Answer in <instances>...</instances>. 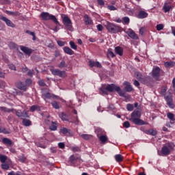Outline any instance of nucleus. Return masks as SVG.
Here are the masks:
<instances>
[{
  "instance_id": "c9c22d12",
  "label": "nucleus",
  "mask_w": 175,
  "mask_h": 175,
  "mask_svg": "<svg viewBox=\"0 0 175 175\" xmlns=\"http://www.w3.org/2000/svg\"><path fill=\"white\" fill-rule=\"evenodd\" d=\"M9 47L11 50H14V49H18V45L14 42H10Z\"/></svg>"
},
{
  "instance_id": "79ce46f5",
  "label": "nucleus",
  "mask_w": 175,
  "mask_h": 175,
  "mask_svg": "<svg viewBox=\"0 0 175 175\" xmlns=\"http://www.w3.org/2000/svg\"><path fill=\"white\" fill-rule=\"evenodd\" d=\"M51 105L53 106V107L54 109H56L57 110H58V109H59V104H58L57 101H53L51 103Z\"/></svg>"
},
{
  "instance_id": "e433bc0d",
  "label": "nucleus",
  "mask_w": 175,
  "mask_h": 175,
  "mask_svg": "<svg viewBox=\"0 0 175 175\" xmlns=\"http://www.w3.org/2000/svg\"><path fill=\"white\" fill-rule=\"evenodd\" d=\"M115 159H116V162H122L124 159L122 157V155H121V154H116L115 156Z\"/></svg>"
},
{
  "instance_id": "f3484780",
  "label": "nucleus",
  "mask_w": 175,
  "mask_h": 175,
  "mask_svg": "<svg viewBox=\"0 0 175 175\" xmlns=\"http://www.w3.org/2000/svg\"><path fill=\"white\" fill-rule=\"evenodd\" d=\"M137 17V18H142V19L147 18V17H148V13L146 12L144 10H141L138 13Z\"/></svg>"
},
{
  "instance_id": "de8ad7c7",
  "label": "nucleus",
  "mask_w": 175,
  "mask_h": 175,
  "mask_svg": "<svg viewBox=\"0 0 175 175\" xmlns=\"http://www.w3.org/2000/svg\"><path fill=\"white\" fill-rule=\"evenodd\" d=\"M122 21H124V24H126L127 25L129 24V23H131V19H129V17L128 16L123 17Z\"/></svg>"
},
{
  "instance_id": "ea45409f",
  "label": "nucleus",
  "mask_w": 175,
  "mask_h": 175,
  "mask_svg": "<svg viewBox=\"0 0 175 175\" xmlns=\"http://www.w3.org/2000/svg\"><path fill=\"white\" fill-rule=\"evenodd\" d=\"M69 44L73 50H77V45L73 41H70Z\"/></svg>"
},
{
  "instance_id": "58836bf2",
  "label": "nucleus",
  "mask_w": 175,
  "mask_h": 175,
  "mask_svg": "<svg viewBox=\"0 0 175 175\" xmlns=\"http://www.w3.org/2000/svg\"><path fill=\"white\" fill-rule=\"evenodd\" d=\"M21 117L23 118H29V115H28V112L26 110H24L21 112Z\"/></svg>"
},
{
  "instance_id": "680f3d73",
  "label": "nucleus",
  "mask_w": 175,
  "mask_h": 175,
  "mask_svg": "<svg viewBox=\"0 0 175 175\" xmlns=\"http://www.w3.org/2000/svg\"><path fill=\"white\" fill-rule=\"evenodd\" d=\"M72 151H73L74 152H77L80 151V148H79V147L77 146H74L72 148Z\"/></svg>"
},
{
  "instance_id": "0e129e2a",
  "label": "nucleus",
  "mask_w": 175,
  "mask_h": 175,
  "mask_svg": "<svg viewBox=\"0 0 175 175\" xmlns=\"http://www.w3.org/2000/svg\"><path fill=\"white\" fill-rule=\"evenodd\" d=\"M96 62L90 61L89 65H90V68H94V66H95V65H96Z\"/></svg>"
},
{
  "instance_id": "a211bd4d",
  "label": "nucleus",
  "mask_w": 175,
  "mask_h": 175,
  "mask_svg": "<svg viewBox=\"0 0 175 175\" xmlns=\"http://www.w3.org/2000/svg\"><path fill=\"white\" fill-rule=\"evenodd\" d=\"M95 133L96 134L97 137H100V136L105 135L106 132H105V130L102 129L101 128L97 127L95 129Z\"/></svg>"
},
{
  "instance_id": "09e8293b",
  "label": "nucleus",
  "mask_w": 175,
  "mask_h": 175,
  "mask_svg": "<svg viewBox=\"0 0 175 175\" xmlns=\"http://www.w3.org/2000/svg\"><path fill=\"white\" fill-rule=\"evenodd\" d=\"M172 9V6L170 5H164L163 6V10L165 13H167V12H170V10Z\"/></svg>"
},
{
  "instance_id": "774afa93",
  "label": "nucleus",
  "mask_w": 175,
  "mask_h": 175,
  "mask_svg": "<svg viewBox=\"0 0 175 175\" xmlns=\"http://www.w3.org/2000/svg\"><path fill=\"white\" fill-rule=\"evenodd\" d=\"M21 110L18 109L16 111V116H17V117H21Z\"/></svg>"
},
{
  "instance_id": "412c9836",
  "label": "nucleus",
  "mask_w": 175,
  "mask_h": 175,
  "mask_svg": "<svg viewBox=\"0 0 175 175\" xmlns=\"http://www.w3.org/2000/svg\"><path fill=\"white\" fill-rule=\"evenodd\" d=\"M63 50L66 54H68V55H73L75 54V51L72 50L69 46H64Z\"/></svg>"
},
{
  "instance_id": "69168bd1",
  "label": "nucleus",
  "mask_w": 175,
  "mask_h": 175,
  "mask_svg": "<svg viewBox=\"0 0 175 175\" xmlns=\"http://www.w3.org/2000/svg\"><path fill=\"white\" fill-rule=\"evenodd\" d=\"M98 31H103V26L100 24L96 26Z\"/></svg>"
},
{
  "instance_id": "6e6d98bb",
  "label": "nucleus",
  "mask_w": 175,
  "mask_h": 175,
  "mask_svg": "<svg viewBox=\"0 0 175 175\" xmlns=\"http://www.w3.org/2000/svg\"><path fill=\"white\" fill-rule=\"evenodd\" d=\"M58 46H59L60 47H64V46H65V42L62 41V40H58L57 42Z\"/></svg>"
},
{
  "instance_id": "f03ea898",
  "label": "nucleus",
  "mask_w": 175,
  "mask_h": 175,
  "mask_svg": "<svg viewBox=\"0 0 175 175\" xmlns=\"http://www.w3.org/2000/svg\"><path fill=\"white\" fill-rule=\"evenodd\" d=\"M140 117H142V112L139 110H134L129 120L135 125H148V122L140 119Z\"/></svg>"
},
{
  "instance_id": "39448f33",
  "label": "nucleus",
  "mask_w": 175,
  "mask_h": 175,
  "mask_svg": "<svg viewBox=\"0 0 175 175\" xmlns=\"http://www.w3.org/2000/svg\"><path fill=\"white\" fill-rule=\"evenodd\" d=\"M40 17L43 21H49V20H51L54 23V24H57L59 25V21H58V19H57V17L55 16L50 14L49 12H42L40 14Z\"/></svg>"
},
{
  "instance_id": "c85d7f7f",
  "label": "nucleus",
  "mask_w": 175,
  "mask_h": 175,
  "mask_svg": "<svg viewBox=\"0 0 175 175\" xmlns=\"http://www.w3.org/2000/svg\"><path fill=\"white\" fill-rule=\"evenodd\" d=\"M51 94L50 92H46L42 94L43 99H51Z\"/></svg>"
},
{
  "instance_id": "6ab92c4d",
  "label": "nucleus",
  "mask_w": 175,
  "mask_h": 175,
  "mask_svg": "<svg viewBox=\"0 0 175 175\" xmlns=\"http://www.w3.org/2000/svg\"><path fill=\"white\" fill-rule=\"evenodd\" d=\"M115 53L118 54V55L122 57V55H124V49L121 46H116L115 47Z\"/></svg>"
},
{
  "instance_id": "20e7f679",
  "label": "nucleus",
  "mask_w": 175,
  "mask_h": 175,
  "mask_svg": "<svg viewBox=\"0 0 175 175\" xmlns=\"http://www.w3.org/2000/svg\"><path fill=\"white\" fill-rule=\"evenodd\" d=\"M105 27L110 33H118V32H121V31H122V27L110 22H107Z\"/></svg>"
},
{
  "instance_id": "bf43d9fd",
  "label": "nucleus",
  "mask_w": 175,
  "mask_h": 175,
  "mask_svg": "<svg viewBox=\"0 0 175 175\" xmlns=\"http://www.w3.org/2000/svg\"><path fill=\"white\" fill-rule=\"evenodd\" d=\"M167 105L170 107V109H174L175 107V105L173 104V100L168 103Z\"/></svg>"
},
{
  "instance_id": "0eeeda50",
  "label": "nucleus",
  "mask_w": 175,
  "mask_h": 175,
  "mask_svg": "<svg viewBox=\"0 0 175 175\" xmlns=\"http://www.w3.org/2000/svg\"><path fill=\"white\" fill-rule=\"evenodd\" d=\"M59 118H61V120L62 121H67L68 122H71L72 124H77L79 122V116H76L75 117V120H69V116H68V114H66L65 112H61L59 114Z\"/></svg>"
},
{
  "instance_id": "a878e982",
  "label": "nucleus",
  "mask_w": 175,
  "mask_h": 175,
  "mask_svg": "<svg viewBox=\"0 0 175 175\" xmlns=\"http://www.w3.org/2000/svg\"><path fill=\"white\" fill-rule=\"evenodd\" d=\"M23 124L24 126H30V125H32V122L28 119L23 118Z\"/></svg>"
},
{
  "instance_id": "338daca9",
  "label": "nucleus",
  "mask_w": 175,
  "mask_h": 175,
  "mask_svg": "<svg viewBox=\"0 0 175 175\" xmlns=\"http://www.w3.org/2000/svg\"><path fill=\"white\" fill-rule=\"evenodd\" d=\"M51 152L52 154L57 153V148H55V147L51 148Z\"/></svg>"
},
{
  "instance_id": "473e14b6",
  "label": "nucleus",
  "mask_w": 175,
  "mask_h": 175,
  "mask_svg": "<svg viewBox=\"0 0 175 175\" xmlns=\"http://www.w3.org/2000/svg\"><path fill=\"white\" fill-rule=\"evenodd\" d=\"M98 139L102 143H106V142H107V136L105 135H100L98 137Z\"/></svg>"
},
{
  "instance_id": "a18cd8bd",
  "label": "nucleus",
  "mask_w": 175,
  "mask_h": 175,
  "mask_svg": "<svg viewBox=\"0 0 175 175\" xmlns=\"http://www.w3.org/2000/svg\"><path fill=\"white\" fill-rule=\"evenodd\" d=\"M25 85L26 87H29L30 85H32V79H27L25 80Z\"/></svg>"
},
{
  "instance_id": "c03bdc74",
  "label": "nucleus",
  "mask_w": 175,
  "mask_h": 175,
  "mask_svg": "<svg viewBox=\"0 0 175 175\" xmlns=\"http://www.w3.org/2000/svg\"><path fill=\"white\" fill-rule=\"evenodd\" d=\"M166 91H167V89L165 87L161 88V91H160L161 95L164 96V98H165V96H165L166 95Z\"/></svg>"
},
{
  "instance_id": "8fccbe9b",
  "label": "nucleus",
  "mask_w": 175,
  "mask_h": 175,
  "mask_svg": "<svg viewBox=\"0 0 175 175\" xmlns=\"http://www.w3.org/2000/svg\"><path fill=\"white\" fill-rule=\"evenodd\" d=\"M9 165L8 164H6L5 163H3L1 164V169H3V170H9Z\"/></svg>"
},
{
  "instance_id": "5701e85b",
  "label": "nucleus",
  "mask_w": 175,
  "mask_h": 175,
  "mask_svg": "<svg viewBox=\"0 0 175 175\" xmlns=\"http://www.w3.org/2000/svg\"><path fill=\"white\" fill-rule=\"evenodd\" d=\"M144 133L146 134V135H151V136H157V131L151 129H149V130H146L144 131Z\"/></svg>"
},
{
  "instance_id": "cd10ccee",
  "label": "nucleus",
  "mask_w": 175,
  "mask_h": 175,
  "mask_svg": "<svg viewBox=\"0 0 175 175\" xmlns=\"http://www.w3.org/2000/svg\"><path fill=\"white\" fill-rule=\"evenodd\" d=\"M58 68L62 69V68H68V64L65 62V60H62L59 64Z\"/></svg>"
},
{
  "instance_id": "423d86ee",
  "label": "nucleus",
  "mask_w": 175,
  "mask_h": 175,
  "mask_svg": "<svg viewBox=\"0 0 175 175\" xmlns=\"http://www.w3.org/2000/svg\"><path fill=\"white\" fill-rule=\"evenodd\" d=\"M62 20L66 29H68V31H72L73 29L72 20H70V18L68 15L62 14Z\"/></svg>"
},
{
  "instance_id": "e2e57ef3",
  "label": "nucleus",
  "mask_w": 175,
  "mask_h": 175,
  "mask_svg": "<svg viewBox=\"0 0 175 175\" xmlns=\"http://www.w3.org/2000/svg\"><path fill=\"white\" fill-rule=\"evenodd\" d=\"M107 9H109V10H117V8L114 5H108Z\"/></svg>"
},
{
  "instance_id": "603ef678",
  "label": "nucleus",
  "mask_w": 175,
  "mask_h": 175,
  "mask_svg": "<svg viewBox=\"0 0 175 175\" xmlns=\"http://www.w3.org/2000/svg\"><path fill=\"white\" fill-rule=\"evenodd\" d=\"M123 126L124 128H130L131 127V123L128 121H125L124 123H123Z\"/></svg>"
},
{
  "instance_id": "b1692460",
  "label": "nucleus",
  "mask_w": 175,
  "mask_h": 175,
  "mask_svg": "<svg viewBox=\"0 0 175 175\" xmlns=\"http://www.w3.org/2000/svg\"><path fill=\"white\" fill-rule=\"evenodd\" d=\"M84 21L86 25H91V24H92V21L91 20V18L88 16V15L84 16Z\"/></svg>"
},
{
  "instance_id": "4be33fe9",
  "label": "nucleus",
  "mask_w": 175,
  "mask_h": 175,
  "mask_svg": "<svg viewBox=\"0 0 175 175\" xmlns=\"http://www.w3.org/2000/svg\"><path fill=\"white\" fill-rule=\"evenodd\" d=\"M2 143L5 144V146H13V142L8 137L3 138Z\"/></svg>"
},
{
  "instance_id": "aec40b11",
  "label": "nucleus",
  "mask_w": 175,
  "mask_h": 175,
  "mask_svg": "<svg viewBox=\"0 0 175 175\" xmlns=\"http://www.w3.org/2000/svg\"><path fill=\"white\" fill-rule=\"evenodd\" d=\"M139 79L141 83H142V84H146V85H148V84H150V81H151V78L150 77H144Z\"/></svg>"
},
{
  "instance_id": "9d476101",
  "label": "nucleus",
  "mask_w": 175,
  "mask_h": 175,
  "mask_svg": "<svg viewBox=\"0 0 175 175\" xmlns=\"http://www.w3.org/2000/svg\"><path fill=\"white\" fill-rule=\"evenodd\" d=\"M0 20H1L2 21L5 23V24H6V25H8V27H10L11 28H14L16 27V25H14V23H13V22H12V21H10L9 18H8L2 15L0 16Z\"/></svg>"
},
{
  "instance_id": "6e6552de",
  "label": "nucleus",
  "mask_w": 175,
  "mask_h": 175,
  "mask_svg": "<svg viewBox=\"0 0 175 175\" xmlns=\"http://www.w3.org/2000/svg\"><path fill=\"white\" fill-rule=\"evenodd\" d=\"M51 72L53 76H58L59 77H66V72L60 70L59 69H51Z\"/></svg>"
},
{
  "instance_id": "ddd939ff",
  "label": "nucleus",
  "mask_w": 175,
  "mask_h": 175,
  "mask_svg": "<svg viewBox=\"0 0 175 175\" xmlns=\"http://www.w3.org/2000/svg\"><path fill=\"white\" fill-rule=\"evenodd\" d=\"M20 49L21 51L24 52L25 54L29 56L31 55V53H33V49H29L27 46H20Z\"/></svg>"
},
{
  "instance_id": "a19ab883",
  "label": "nucleus",
  "mask_w": 175,
  "mask_h": 175,
  "mask_svg": "<svg viewBox=\"0 0 175 175\" xmlns=\"http://www.w3.org/2000/svg\"><path fill=\"white\" fill-rule=\"evenodd\" d=\"M175 62H166L164 64V66H165V68H170V66H173L174 65Z\"/></svg>"
},
{
  "instance_id": "dca6fc26",
  "label": "nucleus",
  "mask_w": 175,
  "mask_h": 175,
  "mask_svg": "<svg viewBox=\"0 0 175 175\" xmlns=\"http://www.w3.org/2000/svg\"><path fill=\"white\" fill-rule=\"evenodd\" d=\"M124 84L126 85L124 88L126 92H132L133 91V88H132V85L129 82L125 81Z\"/></svg>"
},
{
  "instance_id": "393cba45",
  "label": "nucleus",
  "mask_w": 175,
  "mask_h": 175,
  "mask_svg": "<svg viewBox=\"0 0 175 175\" xmlns=\"http://www.w3.org/2000/svg\"><path fill=\"white\" fill-rule=\"evenodd\" d=\"M51 124H52L49 126L50 131H57L58 128V124H57V122L52 121Z\"/></svg>"
},
{
  "instance_id": "5fc2aeb1",
  "label": "nucleus",
  "mask_w": 175,
  "mask_h": 175,
  "mask_svg": "<svg viewBox=\"0 0 175 175\" xmlns=\"http://www.w3.org/2000/svg\"><path fill=\"white\" fill-rule=\"evenodd\" d=\"M163 24H159L156 26V29H157V31H162V29H163Z\"/></svg>"
},
{
  "instance_id": "f704fd0d",
  "label": "nucleus",
  "mask_w": 175,
  "mask_h": 175,
  "mask_svg": "<svg viewBox=\"0 0 175 175\" xmlns=\"http://www.w3.org/2000/svg\"><path fill=\"white\" fill-rule=\"evenodd\" d=\"M167 117L168 119L170 120V121H175L174 114L172 113V112H168L167 113Z\"/></svg>"
},
{
  "instance_id": "49530a36",
  "label": "nucleus",
  "mask_w": 175,
  "mask_h": 175,
  "mask_svg": "<svg viewBox=\"0 0 175 175\" xmlns=\"http://www.w3.org/2000/svg\"><path fill=\"white\" fill-rule=\"evenodd\" d=\"M165 101H166V103L167 105L168 103H170V102H172L173 100V98H172V96H165Z\"/></svg>"
},
{
  "instance_id": "4468645a",
  "label": "nucleus",
  "mask_w": 175,
  "mask_h": 175,
  "mask_svg": "<svg viewBox=\"0 0 175 175\" xmlns=\"http://www.w3.org/2000/svg\"><path fill=\"white\" fill-rule=\"evenodd\" d=\"M69 161L72 165H75L78 161H80V157L76 154H72L69 157Z\"/></svg>"
},
{
  "instance_id": "13d9d810",
  "label": "nucleus",
  "mask_w": 175,
  "mask_h": 175,
  "mask_svg": "<svg viewBox=\"0 0 175 175\" xmlns=\"http://www.w3.org/2000/svg\"><path fill=\"white\" fill-rule=\"evenodd\" d=\"M58 147L59 148H62V150H64L65 148V144L63 142L58 143Z\"/></svg>"
},
{
  "instance_id": "f8f14e48",
  "label": "nucleus",
  "mask_w": 175,
  "mask_h": 175,
  "mask_svg": "<svg viewBox=\"0 0 175 175\" xmlns=\"http://www.w3.org/2000/svg\"><path fill=\"white\" fill-rule=\"evenodd\" d=\"M126 33L131 39H134L135 40H137V39H139V36H137V34H136V33H135L132 29H129L128 31H126Z\"/></svg>"
},
{
  "instance_id": "4d7b16f0",
  "label": "nucleus",
  "mask_w": 175,
  "mask_h": 175,
  "mask_svg": "<svg viewBox=\"0 0 175 175\" xmlns=\"http://www.w3.org/2000/svg\"><path fill=\"white\" fill-rule=\"evenodd\" d=\"M81 137H82L85 140H88L90 139V135H88V134H82L81 135Z\"/></svg>"
},
{
  "instance_id": "052dcab7",
  "label": "nucleus",
  "mask_w": 175,
  "mask_h": 175,
  "mask_svg": "<svg viewBox=\"0 0 175 175\" xmlns=\"http://www.w3.org/2000/svg\"><path fill=\"white\" fill-rule=\"evenodd\" d=\"M33 70H30L27 72V76H29V77H33Z\"/></svg>"
},
{
  "instance_id": "72a5a7b5",
  "label": "nucleus",
  "mask_w": 175,
  "mask_h": 175,
  "mask_svg": "<svg viewBox=\"0 0 175 175\" xmlns=\"http://www.w3.org/2000/svg\"><path fill=\"white\" fill-rule=\"evenodd\" d=\"M8 161V156L0 154V162L5 163Z\"/></svg>"
},
{
  "instance_id": "4c0bfd02",
  "label": "nucleus",
  "mask_w": 175,
  "mask_h": 175,
  "mask_svg": "<svg viewBox=\"0 0 175 175\" xmlns=\"http://www.w3.org/2000/svg\"><path fill=\"white\" fill-rule=\"evenodd\" d=\"M40 107L38 105H32L31 107H30V111H31V113H33V111H36V110H40Z\"/></svg>"
},
{
  "instance_id": "c756f323",
  "label": "nucleus",
  "mask_w": 175,
  "mask_h": 175,
  "mask_svg": "<svg viewBox=\"0 0 175 175\" xmlns=\"http://www.w3.org/2000/svg\"><path fill=\"white\" fill-rule=\"evenodd\" d=\"M116 57V55L113 51H111V49H108L107 51V57L108 58H114Z\"/></svg>"
},
{
  "instance_id": "f257e3e1",
  "label": "nucleus",
  "mask_w": 175,
  "mask_h": 175,
  "mask_svg": "<svg viewBox=\"0 0 175 175\" xmlns=\"http://www.w3.org/2000/svg\"><path fill=\"white\" fill-rule=\"evenodd\" d=\"M99 90L102 95H109L108 92H113V91H116L120 96H125V92L121 90V88L120 86H117L114 83L107 84V86L102 85Z\"/></svg>"
},
{
  "instance_id": "9b49d317",
  "label": "nucleus",
  "mask_w": 175,
  "mask_h": 175,
  "mask_svg": "<svg viewBox=\"0 0 175 175\" xmlns=\"http://www.w3.org/2000/svg\"><path fill=\"white\" fill-rule=\"evenodd\" d=\"M16 87L18 90H21V91H24V92H27L28 88H27V85L23 81H18L16 83Z\"/></svg>"
},
{
  "instance_id": "3c124183",
  "label": "nucleus",
  "mask_w": 175,
  "mask_h": 175,
  "mask_svg": "<svg viewBox=\"0 0 175 175\" xmlns=\"http://www.w3.org/2000/svg\"><path fill=\"white\" fill-rule=\"evenodd\" d=\"M38 85L40 87H46V82H44V80H43V79H40L38 81Z\"/></svg>"
},
{
  "instance_id": "bb28decb",
  "label": "nucleus",
  "mask_w": 175,
  "mask_h": 175,
  "mask_svg": "<svg viewBox=\"0 0 175 175\" xmlns=\"http://www.w3.org/2000/svg\"><path fill=\"white\" fill-rule=\"evenodd\" d=\"M0 110L3 113H12V111H13V109H9L6 107H0Z\"/></svg>"
},
{
  "instance_id": "864d4df0",
  "label": "nucleus",
  "mask_w": 175,
  "mask_h": 175,
  "mask_svg": "<svg viewBox=\"0 0 175 175\" xmlns=\"http://www.w3.org/2000/svg\"><path fill=\"white\" fill-rule=\"evenodd\" d=\"M55 28L53 29V31H55V32H58V30L59 29V27H61V23H59V25L58 24H57V23H55Z\"/></svg>"
},
{
  "instance_id": "37998d69",
  "label": "nucleus",
  "mask_w": 175,
  "mask_h": 175,
  "mask_svg": "<svg viewBox=\"0 0 175 175\" xmlns=\"http://www.w3.org/2000/svg\"><path fill=\"white\" fill-rule=\"evenodd\" d=\"M133 109H134L133 105L130 103L126 105V110H128V111H133Z\"/></svg>"
},
{
  "instance_id": "2eb2a0df",
  "label": "nucleus",
  "mask_w": 175,
  "mask_h": 175,
  "mask_svg": "<svg viewBox=\"0 0 175 175\" xmlns=\"http://www.w3.org/2000/svg\"><path fill=\"white\" fill-rule=\"evenodd\" d=\"M60 133L63 135H66L68 133L70 136H73V131L70 129H68L66 127L62 128L60 129Z\"/></svg>"
},
{
  "instance_id": "1a4fd4ad",
  "label": "nucleus",
  "mask_w": 175,
  "mask_h": 175,
  "mask_svg": "<svg viewBox=\"0 0 175 175\" xmlns=\"http://www.w3.org/2000/svg\"><path fill=\"white\" fill-rule=\"evenodd\" d=\"M161 68L159 67H155L152 69V76L154 78L155 80H159V77H161Z\"/></svg>"
},
{
  "instance_id": "7c9ffc66",
  "label": "nucleus",
  "mask_w": 175,
  "mask_h": 175,
  "mask_svg": "<svg viewBox=\"0 0 175 175\" xmlns=\"http://www.w3.org/2000/svg\"><path fill=\"white\" fill-rule=\"evenodd\" d=\"M7 14H10V16H20V12H12V11H5Z\"/></svg>"
},
{
  "instance_id": "7ed1b4c3",
  "label": "nucleus",
  "mask_w": 175,
  "mask_h": 175,
  "mask_svg": "<svg viewBox=\"0 0 175 175\" xmlns=\"http://www.w3.org/2000/svg\"><path fill=\"white\" fill-rule=\"evenodd\" d=\"M172 150H173V143L168 142L161 148V150H158L157 153L160 157H167L170 155Z\"/></svg>"
},
{
  "instance_id": "2f4dec72",
  "label": "nucleus",
  "mask_w": 175,
  "mask_h": 175,
  "mask_svg": "<svg viewBox=\"0 0 175 175\" xmlns=\"http://www.w3.org/2000/svg\"><path fill=\"white\" fill-rule=\"evenodd\" d=\"M19 162H21L22 163H25V162L27 161V157L24 154H21V156L18 157Z\"/></svg>"
}]
</instances>
